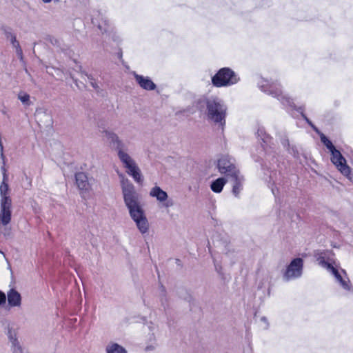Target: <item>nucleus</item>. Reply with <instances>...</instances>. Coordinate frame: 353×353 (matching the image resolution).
Segmentation results:
<instances>
[{"label":"nucleus","mask_w":353,"mask_h":353,"mask_svg":"<svg viewBox=\"0 0 353 353\" xmlns=\"http://www.w3.org/2000/svg\"><path fill=\"white\" fill-rule=\"evenodd\" d=\"M121 185L125 206L132 219L135 222L139 232L143 234L149 230V222L140 204L139 194L129 179L121 174Z\"/></svg>","instance_id":"1"},{"label":"nucleus","mask_w":353,"mask_h":353,"mask_svg":"<svg viewBox=\"0 0 353 353\" xmlns=\"http://www.w3.org/2000/svg\"><path fill=\"white\" fill-rule=\"evenodd\" d=\"M227 106L219 98L212 97L206 101V117L208 121L220 126L222 129L225 125Z\"/></svg>","instance_id":"2"},{"label":"nucleus","mask_w":353,"mask_h":353,"mask_svg":"<svg viewBox=\"0 0 353 353\" xmlns=\"http://www.w3.org/2000/svg\"><path fill=\"white\" fill-rule=\"evenodd\" d=\"M3 181L0 185V195H1V222L3 225H7L11 220V206L12 200L8 196L9 187L6 182L8 176L6 174L4 168H2Z\"/></svg>","instance_id":"3"},{"label":"nucleus","mask_w":353,"mask_h":353,"mask_svg":"<svg viewBox=\"0 0 353 353\" xmlns=\"http://www.w3.org/2000/svg\"><path fill=\"white\" fill-rule=\"evenodd\" d=\"M239 80L236 73L229 68H223L212 77V83L217 88L228 87L236 83Z\"/></svg>","instance_id":"4"},{"label":"nucleus","mask_w":353,"mask_h":353,"mask_svg":"<svg viewBox=\"0 0 353 353\" xmlns=\"http://www.w3.org/2000/svg\"><path fill=\"white\" fill-rule=\"evenodd\" d=\"M258 84L263 92L277 98L283 105H292V100L286 95L283 94L281 90L276 83L261 79Z\"/></svg>","instance_id":"5"},{"label":"nucleus","mask_w":353,"mask_h":353,"mask_svg":"<svg viewBox=\"0 0 353 353\" xmlns=\"http://www.w3.org/2000/svg\"><path fill=\"white\" fill-rule=\"evenodd\" d=\"M103 134L110 145L117 150L121 161L130 156L128 153L125 144L116 133L110 130H104Z\"/></svg>","instance_id":"6"},{"label":"nucleus","mask_w":353,"mask_h":353,"mask_svg":"<svg viewBox=\"0 0 353 353\" xmlns=\"http://www.w3.org/2000/svg\"><path fill=\"white\" fill-rule=\"evenodd\" d=\"M303 261L301 258L294 259L287 266L283 278L285 281L300 278L303 274Z\"/></svg>","instance_id":"7"},{"label":"nucleus","mask_w":353,"mask_h":353,"mask_svg":"<svg viewBox=\"0 0 353 353\" xmlns=\"http://www.w3.org/2000/svg\"><path fill=\"white\" fill-rule=\"evenodd\" d=\"M217 168L220 173L229 178L239 172L234 164V160L229 156H222L219 160Z\"/></svg>","instance_id":"8"},{"label":"nucleus","mask_w":353,"mask_h":353,"mask_svg":"<svg viewBox=\"0 0 353 353\" xmlns=\"http://www.w3.org/2000/svg\"><path fill=\"white\" fill-rule=\"evenodd\" d=\"M121 162L123 163L124 168L127 169V173L132 176L136 182H142L143 178L141 170L131 156L125 158Z\"/></svg>","instance_id":"9"},{"label":"nucleus","mask_w":353,"mask_h":353,"mask_svg":"<svg viewBox=\"0 0 353 353\" xmlns=\"http://www.w3.org/2000/svg\"><path fill=\"white\" fill-rule=\"evenodd\" d=\"M331 152V161L337 167L339 170L345 176H347L350 173V168L346 164L345 158L341 152L336 149L333 150Z\"/></svg>","instance_id":"10"},{"label":"nucleus","mask_w":353,"mask_h":353,"mask_svg":"<svg viewBox=\"0 0 353 353\" xmlns=\"http://www.w3.org/2000/svg\"><path fill=\"white\" fill-rule=\"evenodd\" d=\"M34 117L36 121L39 125L43 124V125H49L51 123L52 119L51 116L48 110L43 108H38L36 109Z\"/></svg>","instance_id":"11"},{"label":"nucleus","mask_w":353,"mask_h":353,"mask_svg":"<svg viewBox=\"0 0 353 353\" xmlns=\"http://www.w3.org/2000/svg\"><path fill=\"white\" fill-rule=\"evenodd\" d=\"M232 182V193L235 197L239 198L241 191L243 190V184L244 177L241 174L240 172L230 178Z\"/></svg>","instance_id":"12"},{"label":"nucleus","mask_w":353,"mask_h":353,"mask_svg":"<svg viewBox=\"0 0 353 353\" xmlns=\"http://www.w3.org/2000/svg\"><path fill=\"white\" fill-rule=\"evenodd\" d=\"M328 253V251H317L314 254V257L319 265L330 272L334 266L327 261Z\"/></svg>","instance_id":"13"},{"label":"nucleus","mask_w":353,"mask_h":353,"mask_svg":"<svg viewBox=\"0 0 353 353\" xmlns=\"http://www.w3.org/2000/svg\"><path fill=\"white\" fill-rule=\"evenodd\" d=\"M134 76L137 83L143 89L146 90H154L156 88V85L149 77L137 74L135 72H134Z\"/></svg>","instance_id":"14"},{"label":"nucleus","mask_w":353,"mask_h":353,"mask_svg":"<svg viewBox=\"0 0 353 353\" xmlns=\"http://www.w3.org/2000/svg\"><path fill=\"white\" fill-rule=\"evenodd\" d=\"M276 136L279 138L283 148L288 151L289 153L294 156L297 154L296 149L294 146L290 145L289 139L284 132H279L276 133Z\"/></svg>","instance_id":"15"},{"label":"nucleus","mask_w":353,"mask_h":353,"mask_svg":"<svg viewBox=\"0 0 353 353\" xmlns=\"http://www.w3.org/2000/svg\"><path fill=\"white\" fill-rule=\"evenodd\" d=\"M330 272L334 275L336 281L340 283L344 290L347 291H350L352 290V285L348 278H347V279H343L337 269L334 267H333Z\"/></svg>","instance_id":"16"},{"label":"nucleus","mask_w":353,"mask_h":353,"mask_svg":"<svg viewBox=\"0 0 353 353\" xmlns=\"http://www.w3.org/2000/svg\"><path fill=\"white\" fill-rule=\"evenodd\" d=\"M8 302L11 307H19L21 303V294L14 289H11L8 292Z\"/></svg>","instance_id":"17"},{"label":"nucleus","mask_w":353,"mask_h":353,"mask_svg":"<svg viewBox=\"0 0 353 353\" xmlns=\"http://www.w3.org/2000/svg\"><path fill=\"white\" fill-rule=\"evenodd\" d=\"M75 179L76 183L79 190L87 191L89 189L90 185L88 180V176L85 173H77L75 175Z\"/></svg>","instance_id":"18"},{"label":"nucleus","mask_w":353,"mask_h":353,"mask_svg":"<svg viewBox=\"0 0 353 353\" xmlns=\"http://www.w3.org/2000/svg\"><path fill=\"white\" fill-rule=\"evenodd\" d=\"M150 196L156 198L161 203L167 201L168 195L160 187L154 186L150 191Z\"/></svg>","instance_id":"19"},{"label":"nucleus","mask_w":353,"mask_h":353,"mask_svg":"<svg viewBox=\"0 0 353 353\" xmlns=\"http://www.w3.org/2000/svg\"><path fill=\"white\" fill-rule=\"evenodd\" d=\"M257 137L261 139L263 144L266 146L272 147V137L266 133L265 128L259 126L256 132Z\"/></svg>","instance_id":"20"},{"label":"nucleus","mask_w":353,"mask_h":353,"mask_svg":"<svg viewBox=\"0 0 353 353\" xmlns=\"http://www.w3.org/2000/svg\"><path fill=\"white\" fill-rule=\"evenodd\" d=\"M106 353H128V351L117 343L111 342L105 347Z\"/></svg>","instance_id":"21"},{"label":"nucleus","mask_w":353,"mask_h":353,"mask_svg":"<svg viewBox=\"0 0 353 353\" xmlns=\"http://www.w3.org/2000/svg\"><path fill=\"white\" fill-rule=\"evenodd\" d=\"M226 183V180L224 178H219L216 179L215 181H212L210 188L211 190L216 193H220L225 184Z\"/></svg>","instance_id":"22"},{"label":"nucleus","mask_w":353,"mask_h":353,"mask_svg":"<svg viewBox=\"0 0 353 353\" xmlns=\"http://www.w3.org/2000/svg\"><path fill=\"white\" fill-rule=\"evenodd\" d=\"M17 98L25 106H30L32 105L30 96L24 91H20L18 93Z\"/></svg>","instance_id":"23"},{"label":"nucleus","mask_w":353,"mask_h":353,"mask_svg":"<svg viewBox=\"0 0 353 353\" xmlns=\"http://www.w3.org/2000/svg\"><path fill=\"white\" fill-rule=\"evenodd\" d=\"M9 341L11 343L19 341L17 337V331L16 330L10 325L8 327V333H7Z\"/></svg>","instance_id":"24"},{"label":"nucleus","mask_w":353,"mask_h":353,"mask_svg":"<svg viewBox=\"0 0 353 353\" xmlns=\"http://www.w3.org/2000/svg\"><path fill=\"white\" fill-rule=\"evenodd\" d=\"M321 140L330 152L336 149L332 143L324 134L321 136Z\"/></svg>","instance_id":"25"},{"label":"nucleus","mask_w":353,"mask_h":353,"mask_svg":"<svg viewBox=\"0 0 353 353\" xmlns=\"http://www.w3.org/2000/svg\"><path fill=\"white\" fill-rule=\"evenodd\" d=\"M81 75H85L88 77L90 83V85H92V87L95 89L96 90H99V86L98 85V84L97 83L95 79L93 78V77L90 74H87L86 72H81Z\"/></svg>","instance_id":"26"},{"label":"nucleus","mask_w":353,"mask_h":353,"mask_svg":"<svg viewBox=\"0 0 353 353\" xmlns=\"http://www.w3.org/2000/svg\"><path fill=\"white\" fill-rule=\"evenodd\" d=\"M11 350L12 353H23L19 341L11 343Z\"/></svg>","instance_id":"27"},{"label":"nucleus","mask_w":353,"mask_h":353,"mask_svg":"<svg viewBox=\"0 0 353 353\" xmlns=\"http://www.w3.org/2000/svg\"><path fill=\"white\" fill-rule=\"evenodd\" d=\"M5 35L7 38V39H9L11 43H12L13 41H14L15 40H17L16 39V36L14 34H13L11 31L10 30H6L5 31Z\"/></svg>","instance_id":"28"},{"label":"nucleus","mask_w":353,"mask_h":353,"mask_svg":"<svg viewBox=\"0 0 353 353\" xmlns=\"http://www.w3.org/2000/svg\"><path fill=\"white\" fill-rule=\"evenodd\" d=\"M48 41L53 46H60L61 45V41L59 39H58L57 38H55L54 37H51L50 36L48 39Z\"/></svg>","instance_id":"29"},{"label":"nucleus","mask_w":353,"mask_h":353,"mask_svg":"<svg viewBox=\"0 0 353 353\" xmlns=\"http://www.w3.org/2000/svg\"><path fill=\"white\" fill-rule=\"evenodd\" d=\"M260 321L261 322H263L264 323V325L263 326V328L264 329H268V326H269V323L268 322V319L265 316H262L261 319H260Z\"/></svg>","instance_id":"30"},{"label":"nucleus","mask_w":353,"mask_h":353,"mask_svg":"<svg viewBox=\"0 0 353 353\" xmlns=\"http://www.w3.org/2000/svg\"><path fill=\"white\" fill-rule=\"evenodd\" d=\"M6 294L0 291V305H2L6 303Z\"/></svg>","instance_id":"31"},{"label":"nucleus","mask_w":353,"mask_h":353,"mask_svg":"<svg viewBox=\"0 0 353 353\" xmlns=\"http://www.w3.org/2000/svg\"><path fill=\"white\" fill-rule=\"evenodd\" d=\"M16 53L19 58L22 60L23 59V52L21 48H18V49L16 50Z\"/></svg>","instance_id":"32"},{"label":"nucleus","mask_w":353,"mask_h":353,"mask_svg":"<svg viewBox=\"0 0 353 353\" xmlns=\"http://www.w3.org/2000/svg\"><path fill=\"white\" fill-rule=\"evenodd\" d=\"M306 121L309 123V125L315 130L317 131V128L312 123V122L305 116L303 115Z\"/></svg>","instance_id":"33"},{"label":"nucleus","mask_w":353,"mask_h":353,"mask_svg":"<svg viewBox=\"0 0 353 353\" xmlns=\"http://www.w3.org/2000/svg\"><path fill=\"white\" fill-rule=\"evenodd\" d=\"M306 121L309 123V125L315 130L317 131V128L312 123V122L305 116L303 115Z\"/></svg>","instance_id":"34"},{"label":"nucleus","mask_w":353,"mask_h":353,"mask_svg":"<svg viewBox=\"0 0 353 353\" xmlns=\"http://www.w3.org/2000/svg\"><path fill=\"white\" fill-rule=\"evenodd\" d=\"M306 121L309 123V125L315 130L317 131V128L312 123V122L305 116L303 115Z\"/></svg>","instance_id":"35"},{"label":"nucleus","mask_w":353,"mask_h":353,"mask_svg":"<svg viewBox=\"0 0 353 353\" xmlns=\"http://www.w3.org/2000/svg\"><path fill=\"white\" fill-rule=\"evenodd\" d=\"M3 235L6 236H8L10 235V228H6L4 229V231L3 232Z\"/></svg>","instance_id":"36"},{"label":"nucleus","mask_w":353,"mask_h":353,"mask_svg":"<svg viewBox=\"0 0 353 353\" xmlns=\"http://www.w3.org/2000/svg\"><path fill=\"white\" fill-rule=\"evenodd\" d=\"M11 43L12 45L13 48H14L16 50L18 49V48H21L19 43L17 40H15L14 41H13Z\"/></svg>","instance_id":"37"},{"label":"nucleus","mask_w":353,"mask_h":353,"mask_svg":"<svg viewBox=\"0 0 353 353\" xmlns=\"http://www.w3.org/2000/svg\"><path fill=\"white\" fill-rule=\"evenodd\" d=\"M173 205V201L172 200L167 201L165 203H164V206L165 208H169Z\"/></svg>","instance_id":"38"},{"label":"nucleus","mask_w":353,"mask_h":353,"mask_svg":"<svg viewBox=\"0 0 353 353\" xmlns=\"http://www.w3.org/2000/svg\"><path fill=\"white\" fill-rule=\"evenodd\" d=\"M98 27H99V28L102 32H107V31H108V30H107V29L103 28L102 27V25H101V24H100V23H99Z\"/></svg>","instance_id":"39"},{"label":"nucleus","mask_w":353,"mask_h":353,"mask_svg":"<svg viewBox=\"0 0 353 353\" xmlns=\"http://www.w3.org/2000/svg\"><path fill=\"white\" fill-rule=\"evenodd\" d=\"M52 0H42V1L45 3H50ZM59 0H55V1H58Z\"/></svg>","instance_id":"40"},{"label":"nucleus","mask_w":353,"mask_h":353,"mask_svg":"<svg viewBox=\"0 0 353 353\" xmlns=\"http://www.w3.org/2000/svg\"><path fill=\"white\" fill-rule=\"evenodd\" d=\"M92 23H96V22H95V19H92Z\"/></svg>","instance_id":"41"}]
</instances>
